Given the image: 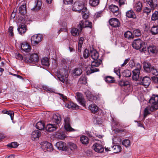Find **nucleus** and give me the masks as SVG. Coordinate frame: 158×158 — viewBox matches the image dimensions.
Returning a JSON list of instances; mask_svg holds the SVG:
<instances>
[{
    "instance_id": "f257e3e1",
    "label": "nucleus",
    "mask_w": 158,
    "mask_h": 158,
    "mask_svg": "<svg viewBox=\"0 0 158 158\" xmlns=\"http://www.w3.org/2000/svg\"><path fill=\"white\" fill-rule=\"evenodd\" d=\"M143 65L144 70L146 72L150 73L156 76L158 75V67L152 66L146 62H144Z\"/></svg>"
},
{
    "instance_id": "f03ea898",
    "label": "nucleus",
    "mask_w": 158,
    "mask_h": 158,
    "mask_svg": "<svg viewBox=\"0 0 158 158\" xmlns=\"http://www.w3.org/2000/svg\"><path fill=\"white\" fill-rule=\"evenodd\" d=\"M148 105L152 110H153V108L156 110L158 109V95H152L149 100Z\"/></svg>"
},
{
    "instance_id": "7ed1b4c3",
    "label": "nucleus",
    "mask_w": 158,
    "mask_h": 158,
    "mask_svg": "<svg viewBox=\"0 0 158 158\" xmlns=\"http://www.w3.org/2000/svg\"><path fill=\"white\" fill-rule=\"evenodd\" d=\"M72 9L73 11H78L79 12L81 11L84 12L86 11V8L84 6L82 2L77 1L73 4Z\"/></svg>"
},
{
    "instance_id": "20e7f679",
    "label": "nucleus",
    "mask_w": 158,
    "mask_h": 158,
    "mask_svg": "<svg viewBox=\"0 0 158 158\" xmlns=\"http://www.w3.org/2000/svg\"><path fill=\"white\" fill-rule=\"evenodd\" d=\"M145 45L144 42L139 39L135 40L132 44L133 47L137 50L142 48V49L143 50Z\"/></svg>"
},
{
    "instance_id": "39448f33",
    "label": "nucleus",
    "mask_w": 158,
    "mask_h": 158,
    "mask_svg": "<svg viewBox=\"0 0 158 158\" xmlns=\"http://www.w3.org/2000/svg\"><path fill=\"white\" fill-rule=\"evenodd\" d=\"M24 61L26 63H31L33 61L37 62L39 60V57L36 54L28 55L26 57L24 58Z\"/></svg>"
},
{
    "instance_id": "423d86ee",
    "label": "nucleus",
    "mask_w": 158,
    "mask_h": 158,
    "mask_svg": "<svg viewBox=\"0 0 158 158\" xmlns=\"http://www.w3.org/2000/svg\"><path fill=\"white\" fill-rule=\"evenodd\" d=\"M137 68L134 69L133 71L132 78L133 80L137 81L139 77L140 70L141 68V66L139 63L137 64Z\"/></svg>"
},
{
    "instance_id": "0eeeda50",
    "label": "nucleus",
    "mask_w": 158,
    "mask_h": 158,
    "mask_svg": "<svg viewBox=\"0 0 158 158\" xmlns=\"http://www.w3.org/2000/svg\"><path fill=\"white\" fill-rule=\"evenodd\" d=\"M92 26V23L86 20H85L84 21L83 20L81 21L78 25L79 27L81 30L84 27H89L91 28Z\"/></svg>"
},
{
    "instance_id": "6e6552de",
    "label": "nucleus",
    "mask_w": 158,
    "mask_h": 158,
    "mask_svg": "<svg viewBox=\"0 0 158 158\" xmlns=\"http://www.w3.org/2000/svg\"><path fill=\"white\" fill-rule=\"evenodd\" d=\"M42 39V36L41 34L35 35L32 36L31 39L32 44H38Z\"/></svg>"
},
{
    "instance_id": "1a4fd4ad",
    "label": "nucleus",
    "mask_w": 158,
    "mask_h": 158,
    "mask_svg": "<svg viewBox=\"0 0 158 158\" xmlns=\"http://www.w3.org/2000/svg\"><path fill=\"white\" fill-rule=\"evenodd\" d=\"M64 127L67 131H71L74 129L71 127L70 125V119L69 117H65L64 119Z\"/></svg>"
},
{
    "instance_id": "9d476101",
    "label": "nucleus",
    "mask_w": 158,
    "mask_h": 158,
    "mask_svg": "<svg viewBox=\"0 0 158 158\" xmlns=\"http://www.w3.org/2000/svg\"><path fill=\"white\" fill-rule=\"evenodd\" d=\"M76 94V98L82 106L85 107V101L83 95L81 93L79 92H77Z\"/></svg>"
},
{
    "instance_id": "9b49d317",
    "label": "nucleus",
    "mask_w": 158,
    "mask_h": 158,
    "mask_svg": "<svg viewBox=\"0 0 158 158\" xmlns=\"http://www.w3.org/2000/svg\"><path fill=\"white\" fill-rule=\"evenodd\" d=\"M41 147L44 150H48V151H51L53 150V147L52 144L46 141L42 143Z\"/></svg>"
},
{
    "instance_id": "f8f14e48",
    "label": "nucleus",
    "mask_w": 158,
    "mask_h": 158,
    "mask_svg": "<svg viewBox=\"0 0 158 158\" xmlns=\"http://www.w3.org/2000/svg\"><path fill=\"white\" fill-rule=\"evenodd\" d=\"M151 81L150 77L147 76L143 77L140 82V84L147 88L149 85Z\"/></svg>"
},
{
    "instance_id": "ddd939ff",
    "label": "nucleus",
    "mask_w": 158,
    "mask_h": 158,
    "mask_svg": "<svg viewBox=\"0 0 158 158\" xmlns=\"http://www.w3.org/2000/svg\"><path fill=\"white\" fill-rule=\"evenodd\" d=\"M93 148L95 152L98 153H102L104 150L102 145L98 143L94 144L93 146Z\"/></svg>"
},
{
    "instance_id": "4468645a",
    "label": "nucleus",
    "mask_w": 158,
    "mask_h": 158,
    "mask_svg": "<svg viewBox=\"0 0 158 158\" xmlns=\"http://www.w3.org/2000/svg\"><path fill=\"white\" fill-rule=\"evenodd\" d=\"M109 23L110 26L114 27H118L120 25L118 20L116 18L111 19L109 21Z\"/></svg>"
},
{
    "instance_id": "2eb2a0df",
    "label": "nucleus",
    "mask_w": 158,
    "mask_h": 158,
    "mask_svg": "<svg viewBox=\"0 0 158 158\" xmlns=\"http://www.w3.org/2000/svg\"><path fill=\"white\" fill-rule=\"evenodd\" d=\"M61 120L60 115L59 114L56 113L53 114L52 119L53 122L58 124L60 123Z\"/></svg>"
},
{
    "instance_id": "dca6fc26",
    "label": "nucleus",
    "mask_w": 158,
    "mask_h": 158,
    "mask_svg": "<svg viewBox=\"0 0 158 158\" xmlns=\"http://www.w3.org/2000/svg\"><path fill=\"white\" fill-rule=\"evenodd\" d=\"M41 133L38 130H35L33 131L31 134V139L33 140H37L41 136Z\"/></svg>"
},
{
    "instance_id": "f3484780",
    "label": "nucleus",
    "mask_w": 158,
    "mask_h": 158,
    "mask_svg": "<svg viewBox=\"0 0 158 158\" xmlns=\"http://www.w3.org/2000/svg\"><path fill=\"white\" fill-rule=\"evenodd\" d=\"M21 49L23 52H28L31 50V47L27 43H23L21 45Z\"/></svg>"
},
{
    "instance_id": "a211bd4d",
    "label": "nucleus",
    "mask_w": 158,
    "mask_h": 158,
    "mask_svg": "<svg viewBox=\"0 0 158 158\" xmlns=\"http://www.w3.org/2000/svg\"><path fill=\"white\" fill-rule=\"evenodd\" d=\"M109 8L110 10L114 13L115 16H117L119 15V12L117 6L112 5L110 6Z\"/></svg>"
},
{
    "instance_id": "6ab92c4d",
    "label": "nucleus",
    "mask_w": 158,
    "mask_h": 158,
    "mask_svg": "<svg viewBox=\"0 0 158 158\" xmlns=\"http://www.w3.org/2000/svg\"><path fill=\"white\" fill-rule=\"evenodd\" d=\"M42 3L41 0H36L34 6L31 8V10L35 11H37L41 8Z\"/></svg>"
},
{
    "instance_id": "aec40b11",
    "label": "nucleus",
    "mask_w": 158,
    "mask_h": 158,
    "mask_svg": "<svg viewBox=\"0 0 158 158\" xmlns=\"http://www.w3.org/2000/svg\"><path fill=\"white\" fill-rule=\"evenodd\" d=\"M56 146L59 150L65 151L67 149L65 143L62 142H57L56 144Z\"/></svg>"
},
{
    "instance_id": "412c9836",
    "label": "nucleus",
    "mask_w": 158,
    "mask_h": 158,
    "mask_svg": "<svg viewBox=\"0 0 158 158\" xmlns=\"http://www.w3.org/2000/svg\"><path fill=\"white\" fill-rule=\"evenodd\" d=\"M150 106L148 105V106L147 107L144 109L143 113L144 118H146L147 116L152 111H154L156 110L153 108V110H152L151 107H150Z\"/></svg>"
},
{
    "instance_id": "4be33fe9",
    "label": "nucleus",
    "mask_w": 158,
    "mask_h": 158,
    "mask_svg": "<svg viewBox=\"0 0 158 158\" xmlns=\"http://www.w3.org/2000/svg\"><path fill=\"white\" fill-rule=\"evenodd\" d=\"M57 127V126L55 124H49L46 126L45 129L48 131L51 132L56 130Z\"/></svg>"
},
{
    "instance_id": "5701e85b",
    "label": "nucleus",
    "mask_w": 158,
    "mask_h": 158,
    "mask_svg": "<svg viewBox=\"0 0 158 158\" xmlns=\"http://www.w3.org/2000/svg\"><path fill=\"white\" fill-rule=\"evenodd\" d=\"M65 106L69 109H76L79 108V106L72 102H69L66 103Z\"/></svg>"
},
{
    "instance_id": "b1692460",
    "label": "nucleus",
    "mask_w": 158,
    "mask_h": 158,
    "mask_svg": "<svg viewBox=\"0 0 158 158\" xmlns=\"http://www.w3.org/2000/svg\"><path fill=\"white\" fill-rule=\"evenodd\" d=\"M148 52L149 53L156 54L158 52L157 47L154 45L149 46L148 48Z\"/></svg>"
},
{
    "instance_id": "393cba45",
    "label": "nucleus",
    "mask_w": 158,
    "mask_h": 158,
    "mask_svg": "<svg viewBox=\"0 0 158 158\" xmlns=\"http://www.w3.org/2000/svg\"><path fill=\"white\" fill-rule=\"evenodd\" d=\"M146 2L152 9H154L157 6V0H146Z\"/></svg>"
},
{
    "instance_id": "a878e982",
    "label": "nucleus",
    "mask_w": 158,
    "mask_h": 158,
    "mask_svg": "<svg viewBox=\"0 0 158 158\" xmlns=\"http://www.w3.org/2000/svg\"><path fill=\"white\" fill-rule=\"evenodd\" d=\"M89 109L93 113L97 112L98 110V107L95 104H91L89 106Z\"/></svg>"
},
{
    "instance_id": "bb28decb",
    "label": "nucleus",
    "mask_w": 158,
    "mask_h": 158,
    "mask_svg": "<svg viewBox=\"0 0 158 158\" xmlns=\"http://www.w3.org/2000/svg\"><path fill=\"white\" fill-rule=\"evenodd\" d=\"M127 16L130 18L136 19V16L134 11L132 10L127 11L126 13Z\"/></svg>"
},
{
    "instance_id": "cd10ccee",
    "label": "nucleus",
    "mask_w": 158,
    "mask_h": 158,
    "mask_svg": "<svg viewBox=\"0 0 158 158\" xmlns=\"http://www.w3.org/2000/svg\"><path fill=\"white\" fill-rule=\"evenodd\" d=\"M19 12L21 15H24L27 13L26 6L25 5H21L19 8Z\"/></svg>"
},
{
    "instance_id": "c85d7f7f",
    "label": "nucleus",
    "mask_w": 158,
    "mask_h": 158,
    "mask_svg": "<svg viewBox=\"0 0 158 158\" xmlns=\"http://www.w3.org/2000/svg\"><path fill=\"white\" fill-rule=\"evenodd\" d=\"M18 30L21 35L24 33L27 30L26 25L25 24H23L19 26L18 28Z\"/></svg>"
},
{
    "instance_id": "c756f323",
    "label": "nucleus",
    "mask_w": 158,
    "mask_h": 158,
    "mask_svg": "<svg viewBox=\"0 0 158 158\" xmlns=\"http://www.w3.org/2000/svg\"><path fill=\"white\" fill-rule=\"evenodd\" d=\"M90 54L91 57L94 60H97L99 57L98 52L94 50H91Z\"/></svg>"
},
{
    "instance_id": "7c9ffc66",
    "label": "nucleus",
    "mask_w": 158,
    "mask_h": 158,
    "mask_svg": "<svg viewBox=\"0 0 158 158\" xmlns=\"http://www.w3.org/2000/svg\"><path fill=\"white\" fill-rule=\"evenodd\" d=\"M72 74L74 76L80 75L82 73V70L79 68H76L72 71Z\"/></svg>"
},
{
    "instance_id": "2f4dec72",
    "label": "nucleus",
    "mask_w": 158,
    "mask_h": 158,
    "mask_svg": "<svg viewBox=\"0 0 158 158\" xmlns=\"http://www.w3.org/2000/svg\"><path fill=\"white\" fill-rule=\"evenodd\" d=\"M36 127L37 129L42 130L44 128V124L42 121H39L36 123Z\"/></svg>"
},
{
    "instance_id": "473e14b6",
    "label": "nucleus",
    "mask_w": 158,
    "mask_h": 158,
    "mask_svg": "<svg viewBox=\"0 0 158 158\" xmlns=\"http://www.w3.org/2000/svg\"><path fill=\"white\" fill-rule=\"evenodd\" d=\"M121 147L119 145H114L111 147L112 150L114 153H118L120 152L121 150Z\"/></svg>"
},
{
    "instance_id": "72a5a7b5",
    "label": "nucleus",
    "mask_w": 158,
    "mask_h": 158,
    "mask_svg": "<svg viewBox=\"0 0 158 158\" xmlns=\"http://www.w3.org/2000/svg\"><path fill=\"white\" fill-rule=\"evenodd\" d=\"M150 32L152 35H156L158 34V26L155 25L152 26L150 30Z\"/></svg>"
},
{
    "instance_id": "f704fd0d",
    "label": "nucleus",
    "mask_w": 158,
    "mask_h": 158,
    "mask_svg": "<svg viewBox=\"0 0 158 158\" xmlns=\"http://www.w3.org/2000/svg\"><path fill=\"white\" fill-rule=\"evenodd\" d=\"M80 141L84 144H87L89 143V139L87 136L82 135L81 137Z\"/></svg>"
},
{
    "instance_id": "c9c22d12",
    "label": "nucleus",
    "mask_w": 158,
    "mask_h": 158,
    "mask_svg": "<svg viewBox=\"0 0 158 158\" xmlns=\"http://www.w3.org/2000/svg\"><path fill=\"white\" fill-rule=\"evenodd\" d=\"M94 60V61H92L91 63V65L92 66L98 67L102 63V60Z\"/></svg>"
},
{
    "instance_id": "e433bc0d",
    "label": "nucleus",
    "mask_w": 158,
    "mask_h": 158,
    "mask_svg": "<svg viewBox=\"0 0 158 158\" xmlns=\"http://www.w3.org/2000/svg\"><path fill=\"white\" fill-rule=\"evenodd\" d=\"M95 67V66H92V65H91V67L90 68V70H88L87 71V74H90L91 73H93L96 72H98L99 71V69L96 68Z\"/></svg>"
},
{
    "instance_id": "4c0bfd02",
    "label": "nucleus",
    "mask_w": 158,
    "mask_h": 158,
    "mask_svg": "<svg viewBox=\"0 0 158 158\" xmlns=\"http://www.w3.org/2000/svg\"><path fill=\"white\" fill-rule=\"evenodd\" d=\"M99 3V0H89V4L91 6L95 7Z\"/></svg>"
},
{
    "instance_id": "58836bf2",
    "label": "nucleus",
    "mask_w": 158,
    "mask_h": 158,
    "mask_svg": "<svg viewBox=\"0 0 158 158\" xmlns=\"http://www.w3.org/2000/svg\"><path fill=\"white\" fill-rule=\"evenodd\" d=\"M142 7V3L140 2H137L135 5V7L138 12H139L141 10Z\"/></svg>"
},
{
    "instance_id": "ea45409f",
    "label": "nucleus",
    "mask_w": 158,
    "mask_h": 158,
    "mask_svg": "<svg viewBox=\"0 0 158 158\" xmlns=\"http://www.w3.org/2000/svg\"><path fill=\"white\" fill-rule=\"evenodd\" d=\"M71 33L73 36H77L79 35V31L78 29L74 28L72 29Z\"/></svg>"
},
{
    "instance_id": "a19ab883",
    "label": "nucleus",
    "mask_w": 158,
    "mask_h": 158,
    "mask_svg": "<svg viewBox=\"0 0 158 158\" xmlns=\"http://www.w3.org/2000/svg\"><path fill=\"white\" fill-rule=\"evenodd\" d=\"M124 37L128 39L130 38H133L134 36L132 33L129 31H127L126 32H125L124 34Z\"/></svg>"
},
{
    "instance_id": "79ce46f5",
    "label": "nucleus",
    "mask_w": 158,
    "mask_h": 158,
    "mask_svg": "<svg viewBox=\"0 0 158 158\" xmlns=\"http://www.w3.org/2000/svg\"><path fill=\"white\" fill-rule=\"evenodd\" d=\"M41 64L45 66H48L49 64L48 59L47 57L43 58L41 61Z\"/></svg>"
},
{
    "instance_id": "37998d69",
    "label": "nucleus",
    "mask_w": 158,
    "mask_h": 158,
    "mask_svg": "<svg viewBox=\"0 0 158 158\" xmlns=\"http://www.w3.org/2000/svg\"><path fill=\"white\" fill-rule=\"evenodd\" d=\"M68 148L71 150H74L76 149L77 148L76 144L72 143H68Z\"/></svg>"
},
{
    "instance_id": "c03bdc74",
    "label": "nucleus",
    "mask_w": 158,
    "mask_h": 158,
    "mask_svg": "<svg viewBox=\"0 0 158 158\" xmlns=\"http://www.w3.org/2000/svg\"><path fill=\"white\" fill-rule=\"evenodd\" d=\"M105 80L108 83H112L115 81L114 78L110 76H107L105 79Z\"/></svg>"
},
{
    "instance_id": "a18cd8bd",
    "label": "nucleus",
    "mask_w": 158,
    "mask_h": 158,
    "mask_svg": "<svg viewBox=\"0 0 158 158\" xmlns=\"http://www.w3.org/2000/svg\"><path fill=\"white\" fill-rule=\"evenodd\" d=\"M158 19V12L155 11L154 13L153 14L151 19L153 21H155Z\"/></svg>"
},
{
    "instance_id": "49530a36",
    "label": "nucleus",
    "mask_w": 158,
    "mask_h": 158,
    "mask_svg": "<svg viewBox=\"0 0 158 158\" xmlns=\"http://www.w3.org/2000/svg\"><path fill=\"white\" fill-rule=\"evenodd\" d=\"M133 34L135 36H139L141 35L140 31L139 29H135L133 31Z\"/></svg>"
},
{
    "instance_id": "de8ad7c7",
    "label": "nucleus",
    "mask_w": 158,
    "mask_h": 158,
    "mask_svg": "<svg viewBox=\"0 0 158 158\" xmlns=\"http://www.w3.org/2000/svg\"><path fill=\"white\" fill-rule=\"evenodd\" d=\"M57 78L59 80L61 81L62 82L64 83L65 81V79L64 78V76L59 73H57L56 75Z\"/></svg>"
},
{
    "instance_id": "09e8293b",
    "label": "nucleus",
    "mask_w": 158,
    "mask_h": 158,
    "mask_svg": "<svg viewBox=\"0 0 158 158\" xmlns=\"http://www.w3.org/2000/svg\"><path fill=\"white\" fill-rule=\"evenodd\" d=\"M5 114L10 115V117L11 119L12 120H13L14 119V113L13 111L9 110L6 111L5 112Z\"/></svg>"
},
{
    "instance_id": "8fccbe9b",
    "label": "nucleus",
    "mask_w": 158,
    "mask_h": 158,
    "mask_svg": "<svg viewBox=\"0 0 158 158\" xmlns=\"http://www.w3.org/2000/svg\"><path fill=\"white\" fill-rule=\"evenodd\" d=\"M122 144L126 147H127L130 145V141L128 139L124 140L123 141Z\"/></svg>"
},
{
    "instance_id": "3c124183",
    "label": "nucleus",
    "mask_w": 158,
    "mask_h": 158,
    "mask_svg": "<svg viewBox=\"0 0 158 158\" xmlns=\"http://www.w3.org/2000/svg\"><path fill=\"white\" fill-rule=\"evenodd\" d=\"M87 79L85 77H81L79 80V82L82 84H85L86 83Z\"/></svg>"
},
{
    "instance_id": "603ef678",
    "label": "nucleus",
    "mask_w": 158,
    "mask_h": 158,
    "mask_svg": "<svg viewBox=\"0 0 158 158\" xmlns=\"http://www.w3.org/2000/svg\"><path fill=\"white\" fill-rule=\"evenodd\" d=\"M90 53L89 52V50L85 49L84 51L83 52V56L85 58H88L90 55Z\"/></svg>"
},
{
    "instance_id": "864d4df0",
    "label": "nucleus",
    "mask_w": 158,
    "mask_h": 158,
    "mask_svg": "<svg viewBox=\"0 0 158 158\" xmlns=\"http://www.w3.org/2000/svg\"><path fill=\"white\" fill-rule=\"evenodd\" d=\"M18 143L16 142H13L11 143L10 144L8 145L9 147L11 148H15L18 146Z\"/></svg>"
},
{
    "instance_id": "5fc2aeb1",
    "label": "nucleus",
    "mask_w": 158,
    "mask_h": 158,
    "mask_svg": "<svg viewBox=\"0 0 158 158\" xmlns=\"http://www.w3.org/2000/svg\"><path fill=\"white\" fill-rule=\"evenodd\" d=\"M124 73L125 77H129L131 75V71L128 70H125Z\"/></svg>"
},
{
    "instance_id": "6e6d98bb",
    "label": "nucleus",
    "mask_w": 158,
    "mask_h": 158,
    "mask_svg": "<svg viewBox=\"0 0 158 158\" xmlns=\"http://www.w3.org/2000/svg\"><path fill=\"white\" fill-rule=\"evenodd\" d=\"M151 8L148 7H145L143 10V13H145L148 14V13H150L151 12Z\"/></svg>"
},
{
    "instance_id": "4d7b16f0",
    "label": "nucleus",
    "mask_w": 158,
    "mask_h": 158,
    "mask_svg": "<svg viewBox=\"0 0 158 158\" xmlns=\"http://www.w3.org/2000/svg\"><path fill=\"white\" fill-rule=\"evenodd\" d=\"M118 2L119 6H121L122 5H124L126 2V0H115Z\"/></svg>"
},
{
    "instance_id": "13d9d810",
    "label": "nucleus",
    "mask_w": 158,
    "mask_h": 158,
    "mask_svg": "<svg viewBox=\"0 0 158 158\" xmlns=\"http://www.w3.org/2000/svg\"><path fill=\"white\" fill-rule=\"evenodd\" d=\"M114 73L118 76L119 78L120 77V69L115 68L114 69Z\"/></svg>"
},
{
    "instance_id": "bf43d9fd",
    "label": "nucleus",
    "mask_w": 158,
    "mask_h": 158,
    "mask_svg": "<svg viewBox=\"0 0 158 158\" xmlns=\"http://www.w3.org/2000/svg\"><path fill=\"white\" fill-rule=\"evenodd\" d=\"M13 28L12 27H10L8 29L9 32L10 33V35L11 36L14 35V33L13 32Z\"/></svg>"
},
{
    "instance_id": "052dcab7",
    "label": "nucleus",
    "mask_w": 158,
    "mask_h": 158,
    "mask_svg": "<svg viewBox=\"0 0 158 158\" xmlns=\"http://www.w3.org/2000/svg\"><path fill=\"white\" fill-rule=\"evenodd\" d=\"M81 13L82 15L83 18L84 19H85H85H86L88 17V15H87V10H86V11L85 12H82V11H81Z\"/></svg>"
},
{
    "instance_id": "680f3d73",
    "label": "nucleus",
    "mask_w": 158,
    "mask_h": 158,
    "mask_svg": "<svg viewBox=\"0 0 158 158\" xmlns=\"http://www.w3.org/2000/svg\"><path fill=\"white\" fill-rule=\"evenodd\" d=\"M26 57V56H25L24 57H23L21 55L18 53V54H17L16 55V58L17 59H19V60H24V57Z\"/></svg>"
},
{
    "instance_id": "e2e57ef3",
    "label": "nucleus",
    "mask_w": 158,
    "mask_h": 158,
    "mask_svg": "<svg viewBox=\"0 0 158 158\" xmlns=\"http://www.w3.org/2000/svg\"><path fill=\"white\" fill-rule=\"evenodd\" d=\"M73 1V0H63L64 3L65 4H71Z\"/></svg>"
},
{
    "instance_id": "0e129e2a",
    "label": "nucleus",
    "mask_w": 158,
    "mask_h": 158,
    "mask_svg": "<svg viewBox=\"0 0 158 158\" xmlns=\"http://www.w3.org/2000/svg\"><path fill=\"white\" fill-rule=\"evenodd\" d=\"M152 80L156 83H158V77L156 76H153L152 77Z\"/></svg>"
},
{
    "instance_id": "69168bd1",
    "label": "nucleus",
    "mask_w": 158,
    "mask_h": 158,
    "mask_svg": "<svg viewBox=\"0 0 158 158\" xmlns=\"http://www.w3.org/2000/svg\"><path fill=\"white\" fill-rule=\"evenodd\" d=\"M130 60L129 58L126 59L124 61V63L121 65V67H123Z\"/></svg>"
},
{
    "instance_id": "338daca9",
    "label": "nucleus",
    "mask_w": 158,
    "mask_h": 158,
    "mask_svg": "<svg viewBox=\"0 0 158 158\" xmlns=\"http://www.w3.org/2000/svg\"><path fill=\"white\" fill-rule=\"evenodd\" d=\"M58 94L60 96V98L63 100H65L67 99V97L65 96L63 94L59 93Z\"/></svg>"
},
{
    "instance_id": "774afa93",
    "label": "nucleus",
    "mask_w": 158,
    "mask_h": 158,
    "mask_svg": "<svg viewBox=\"0 0 158 158\" xmlns=\"http://www.w3.org/2000/svg\"><path fill=\"white\" fill-rule=\"evenodd\" d=\"M119 85L121 86H127L128 84H127L124 81H121L119 82Z\"/></svg>"
}]
</instances>
